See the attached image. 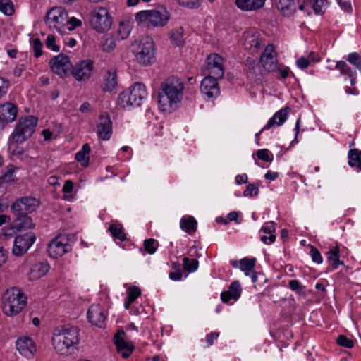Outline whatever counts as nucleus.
<instances>
[{"label":"nucleus","instance_id":"obj_1","mask_svg":"<svg viewBox=\"0 0 361 361\" xmlns=\"http://www.w3.org/2000/svg\"><path fill=\"white\" fill-rule=\"evenodd\" d=\"M184 83L177 77H170L161 83L158 93L160 111L171 113L175 111L183 98Z\"/></svg>","mask_w":361,"mask_h":361},{"label":"nucleus","instance_id":"obj_2","mask_svg":"<svg viewBox=\"0 0 361 361\" xmlns=\"http://www.w3.org/2000/svg\"><path fill=\"white\" fill-rule=\"evenodd\" d=\"M79 342V331L75 326L66 325L58 327L54 331L52 345L55 351L60 355L71 354Z\"/></svg>","mask_w":361,"mask_h":361},{"label":"nucleus","instance_id":"obj_3","mask_svg":"<svg viewBox=\"0 0 361 361\" xmlns=\"http://www.w3.org/2000/svg\"><path fill=\"white\" fill-rule=\"evenodd\" d=\"M147 97L145 85L137 82L119 94L117 104L122 109H130L131 107L140 106Z\"/></svg>","mask_w":361,"mask_h":361},{"label":"nucleus","instance_id":"obj_4","mask_svg":"<svg viewBox=\"0 0 361 361\" xmlns=\"http://www.w3.org/2000/svg\"><path fill=\"white\" fill-rule=\"evenodd\" d=\"M132 50L137 61L143 66L152 64L156 60V47L153 39L149 36L142 37L132 44Z\"/></svg>","mask_w":361,"mask_h":361},{"label":"nucleus","instance_id":"obj_5","mask_svg":"<svg viewBox=\"0 0 361 361\" xmlns=\"http://www.w3.org/2000/svg\"><path fill=\"white\" fill-rule=\"evenodd\" d=\"M171 18L168 10L164 6L154 9L143 10L135 13V20L138 25L147 23L154 27L166 26Z\"/></svg>","mask_w":361,"mask_h":361},{"label":"nucleus","instance_id":"obj_6","mask_svg":"<svg viewBox=\"0 0 361 361\" xmlns=\"http://www.w3.org/2000/svg\"><path fill=\"white\" fill-rule=\"evenodd\" d=\"M27 298L17 288H11L5 291L2 297V309L8 317L17 315L25 306Z\"/></svg>","mask_w":361,"mask_h":361},{"label":"nucleus","instance_id":"obj_7","mask_svg":"<svg viewBox=\"0 0 361 361\" xmlns=\"http://www.w3.org/2000/svg\"><path fill=\"white\" fill-rule=\"evenodd\" d=\"M38 118L34 116H27L19 119L11 135V140L20 144L27 140L35 132Z\"/></svg>","mask_w":361,"mask_h":361},{"label":"nucleus","instance_id":"obj_8","mask_svg":"<svg viewBox=\"0 0 361 361\" xmlns=\"http://www.w3.org/2000/svg\"><path fill=\"white\" fill-rule=\"evenodd\" d=\"M90 21L95 31L102 33L110 30L113 20L107 8L94 6L91 10Z\"/></svg>","mask_w":361,"mask_h":361},{"label":"nucleus","instance_id":"obj_9","mask_svg":"<svg viewBox=\"0 0 361 361\" xmlns=\"http://www.w3.org/2000/svg\"><path fill=\"white\" fill-rule=\"evenodd\" d=\"M46 24L61 34H64L66 25L68 22V13L62 7H54L47 13L45 20Z\"/></svg>","mask_w":361,"mask_h":361},{"label":"nucleus","instance_id":"obj_10","mask_svg":"<svg viewBox=\"0 0 361 361\" xmlns=\"http://www.w3.org/2000/svg\"><path fill=\"white\" fill-rule=\"evenodd\" d=\"M224 59L217 54H209L206 61V63L202 68L205 76H212L216 78H222L224 74Z\"/></svg>","mask_w":361,"mask_h":361},{"label":"nucleus","instance_id":"obj_11","mask_svg":"<svg viewBox=\"0 0 361 361\" xmlns=\"http://www.w3.org/2000/svg\"><path fill=\"white\" fill-rule=\"evenodd\" d=\"M71 250V246L68 243V239L63 235H59L52 239L47 247L49 255L52 258L61 257Z\"/></svg>","mask_w":361,"mask_h":361},{"label":"nucleus","instance_id":"obj_12","mask_svg":"<svg viewBox=\"0 0 361 361\" xmlns=\"http://www.w3.org/2000/svg\"><path fill=\"white\" fill-rule=\"evenodd\" d=\"M36 240L32 232H28L16 237L12 252L16 256H21L25 253Z\"/></svg>","mask_w":361,"mask_h":361},{"label":"nucleus","instance_id":"obj_13","mask_svg":"<svg viewBox=\"0 0 361 361\" xmlns=\"http://www.w3.org/2000/svg\"><path fill=\"white\" fill-rule=\"evenodd\" d=\"M260 63L267 72H276L279 69L276 53L272 44H268L260 57Z\"/></svg>","mask_w":361,"mask_h":361},{"label":"nucleus","instance_id":"obj_14","mask_svg":"<svg viewBox=\"0 0 361 361\" xmlns=\"http://www.w3.org/2000/svg\"><path fill=\"white\" fill-rule=\"evenodd\" d=\"M93 69V62L90 60H83L72 67L71 73L78 81L86 80L90 78Z\"/></svg>","mask_w":361,"mask_h":361},{"label":"nucleus","instance_id":"obj_15","mask_svg":"<svg viewBox=\"0 0 361 361\" xmlns=\"http://www.w3.org/2000/svg\"><path fill=\"white\" fill-rule=\"evenodd\" d=\"M49 64L51 71L61 78L66 75L71 67L69 58L62 54L52 58Z\"/></svg>","mask_w":361,"mask_h":361},{"label":"nucleus","instance_id":"obj_16","mask_svg":"<svg viewBox=\"0 0 361 361\" xmlns=\"http://www.w3.org/2000/svg\"><path fill=\"white\" fill-rule=\"evenodd\" d=\"M219 79L211 75L205 76L201 81V93L208 99L216 97L220 94V88L217 82Z\"/></svg>","mask_w":361,"mask_h":361},{"label":"nucleus","instance_id":"obj_17","mask_svg":"<svg viewBox=\"0 0 361 361\" xmlns=\"http://www.w3.org/2000/svg\"><path fill=\"white\" fill-rule=\"evenodd\" d=\"M256 264L255 258L244 257L240 261L231 260V264L236 269H240L245 276H250L252 282L257 281V276L254 271V268Z\"/></svg>","mask_w":361,"mask_h":361},{"label":"nucleus","instance_id":"obj_18","mask_svg":"<svg viewBox=\"0 0 361 361\" xmlns=\"http://www.w3.org/2000/svg\"><path fill=\"white\" fill-rule=\"evenodd\" d=\"M16 346L19 353L27 358L33 357L37 351L33 341L28 336L19 338L16 342Z\"/></svg>","mask_w":361,"mask_h":361},{"label":"nucleus","instance_id":"obj_19","mask_svg":"<svg viewBox=\"0 0 361 361\" xmlns=\"http://www.w3.org/2000/svg\"><path fill=\"white\" fill-rule=\"evenodd\" d=\"M261 34L258 31L247 30L243 35V45L252 53L257 51L262 43Z\"/></svg>","mask_w":361,"mask_h":361},{"label":"nucleus","instance_id":"obj_20","mask_svg":"<svg viewBox=\"0 0 361 361\" xmlns=\"http://www.w3.org/2000/svg\"><path fill=\"white\" fill-rule=\"evenodd\" d=\"M87 316L89 322L92 324L98 327H102L104 325L106 315L100 305H92L87 312Z\"/></svg>","mask_w":361,"mask_h":361},{"label":"nucleus","instance_id":"obj_21","mask_svg":"<svg viewBox=\"0 0 361 361\" xmlns=\"http://www.w3.org/2000/svg\"><path fill=\"white\" fill-rule=\"evenodd\" d=\"M242 290V286L238 281H233L228 289L221 293L222 302L226 304H233L240 298Z\"/></svg>","mask_w":361,"mask_h":361},{"label":"nucleus","instance_id":"obj_22","mask_svg":"<svg viewBox=\"0 0 361 361\" xmlns=\"http://www.w3.org/2000/svg\"><path fill=\"white\" fill-rule=\"evenodd\" d=\"M97 135L99 139L109 140L112 135V123L107 114H102L97 123Z\"/></svg>","mask_w":361,"mask_h":361},{"label":"nucleus","instance_id":"obj_23","mask_svg":"<svg viewBox=\"0 0 361 361\" xmlns=\"http://www.w3.org/2000/svg\"><path fill=\"white\" fill-rule=\"evenodd\" d=\"M123 331H118L114 336V343L117 350L120 353L123 358H128L133 353L135 347L132 342L126 341L123 336Z\"/></svg>","mask_w":361,"mask_h":361},{"label":"nucleus","instance_id":"obj_24","mask_svg":"<svg viewBox=\"0 0 361 361\" xmlns=\"http://www.w3.org/2000/svg\"><path fill=\"white\" fill-rule=\"evenodd\" d=\"M327 7V0H314L313 4L311 3L310 0H305L299 5L298 8L300 11L305 12L307 15L311 13L312 9L315 14L319 15L324 13Z\"/></svg>","mask_w":361,"mask_h":361},{"label":"nucleus","instance_id":"obj_25","mask_svg":"<svg viewBox=\"0 0 361 361\" xmlns=\"http://www.w3.org/2000/svg\"><path fill=\"white\" fill-rule=\"evenodd\" d=\"M18 109L11 102H5L0 105V119L3 122L13 121L17 116Z\"/></svg>","mask_w":361,"mask_h":361},{"label":"nucleus","instance_id":"obj_26","mask_svg":"<svg viewBox=\"0 0 361 361\" xmlns=\"http://www.w3.org/2000/svg\"><path fill=\"white\" fill-rule=\"evenodd\" d=\"M49 269L50 266L46 262H37L32 264L28 274L30 280L35 281L39 279L47 274Z\"/></svg>","mask_w":361,"mask_h":361},{"label":"nucleus","instance_id":"obj_27","mask_svg":"<svg viewBox=\"0 0 361 361\" xmlns=\"http://www.w3.org/2000/svg\"><path fill=\"white\" fill-rule=\"evenodd\" d=\"M266 0H235V6L243 11H255L262 8Z\"/></svg>","mask_w":361,"mask_h":361},{"label":"nucleus","instance_id":"obj_28","mask_svg":"<svg viewBox=\"0 0 361 361\" xmlns=\"http://www.w3.org/2000/svg\"><path fill=\"white\" fill-rule=\"evenodd\" d=\"M261 231L264 233L265 234H268L269 235H261L260 240L261 241L266 244L270 245L275 242L276 235H275V223L274 221H268L264 223L260 229Z\"/></svg>","mask_w":361,"mask_h":361},{"label":"nucleus","instance_id":"obj_29","mask_svg":"<svg viewBox=\"0 0 361 361\" xmlns=\"http://www.w3.org/2000/svg\"><path fill=\"white\" fill-rule=\"evenodd\" d=\"M288 109V108H284L276 112L262 128V130H268L274 126H281L287 119Z\"/></svg>","mask_w":361,"mask_h":361},{"label":"nucleus","instance_id":"obj_30","mask_svg":"<svg viewBox=\"0 0 361 361\" xmlns=\"http://www.w3.org/2000/svg\"><path fill=\"white\" fill-rule=\"evenodd\" d=\"M274 2L283 16H290L296 11L295 0H274Z\"/></svg>","mask_w":361,"mask_h":361},{"label":"nucleus","instance_id":"obj_31","mask_svg":"<svg viewBox=\"0 0 361 361\" xmlns=\"http://www.w3.org/2000/svg\"><path fill=\"white\" fill-rule=\"evenodd\" d=\"M118 85L116 71L115 69L109 70L104 75L102 85L103 90L111 92Z\"/></svg>","mask_w":361,"mask_h":361},{"label":"nucleus","instance_id":"obj_32","mask_svg":"<svg viewBox=\"0 0 361 361\" xmlns=\"http://www.w3.org/2000/svg\"><path fill=\"white\" fill-rule=\"evenodd\" d=\"M197 224V221L191 216H183L180 222L181 229L189 235H192L196 231Z\"/></svg>","mask_w":361,"mask_h":361},{"label":"nucleus","instance_id":"obj_33","mask_svg":"<svg viewBox=\"0 0 361 361\" xmlns=\"http://www.w3.org/2000/svg\"><path fill=\"white\" fill-rule=\"evenodd\" d=\"M116 47V42L114 35L109 34L103 36L100 42V49L102 51L110 53L115 49Z\"/></svg>","mask_w":361,"mask_h":361},{"label":"nucleus","instance_id":"obj_34","mask_svg":"<svg viewBox=\"0 0 361 361\" xmlns=\"http://www.w3.org/2000/svg\"><path fill=\"white\" fill-rule=\"evenodd\" d=\"M348 164L355 168L358 172H361V151L353 149L348 152Z\"/></svg>","mask_w":361,"mask_h":361},{"label":"nucleus","instance_id":"obj_35","mask_svg":"<svg viewBox=\"0 0 361 361\" xmlns=\"http://www.w3.org/2000/svg\"><path fill=\"white\" fill-rule=\"evenodd\" d=\"M90 150V145L85 143L82 145V149L75 154V159L80 162L84 167H87L89 164Z\"/></svg>","mask_w":361,"mask_h":361},{"label":"nucleus","instance_id":"obj_36","mask_svg":"<svg viewBox=\"0 0 361 361\" xmlns=\"http://www.w3.org/2000/svg\"><path fill=\"white\" fill-rule=\"evenodd\" d=\"M169 39L171 43L176 46H182L184 43L183 28L179 27L171 30L169 33Z\"/></svg>","mask_w":361,"mask_h":361},{"label":"nucleus","instance_id":"obj_37","mask_svg":"<svg viewBox=\"0 0 361 361\" xmlns=\"http://www.w3.org/2000/svg\"><path fill=\"white\" fill-rule=\"evenodd\" d=\"M15 226H17V230L29 229L34 226L32 219L27 216L26 214L21 215L13 221Z\"/></svg>","mask_w":361,"mask_h":361},{"label":"nucleus","instance_id":"obj_38","mask_svg":"<svg viewBox=\"0 0 361 361\" xmlns=\"http://www.w3.org/2000/svg\"><path fill=\"white\" fill-rule=\"evenodd\" d=\"M132 27L133 23L129 20L120 22L118 29V35L121 40L128 37L131 32Z\"/></svg>","mask_w":361,"mask_h":361},{"label":"nucleus","instance_id":"obj_39","mask_svg":"<svg viewBox=\"0 0 361 361\" xmlns=\"http://www.w3.org/2000/svg\"><path fill=\"white\" fill-rule=\"evenodd\" d=\"M109 230L114 238H117L121 241L126 240V237L123 228L121 224H120L118 221H113L110 225Z\"/></svg>","mask_w":361,"mask_h":361},{"label":"nucleus","instance_id":"obj_40","mask_svg":"<svg viewBox=\"0 0 361 361\" xmlns=\"http://www.w3.org/2000/svg\"><path fill=\"white\" fill-rule=\"evenodd\" d=\"M141 290L137 286H133L127 290V298L124 302V307L128 309L130 305L140 295Z\"/></svg>","mask_w":361,"mask_h":361},{"label":"nucleus","instance_id":"obj_41","mask_svg":"<svg viewBox=\"0 0 361 361\" xmlns=\"http://www.w3.org/2000/svg\"><path fill=\"white\" fill-rule=\"evenodd\" d=\"M340 252L338 247L331 248L327 252V259L331 263L333 269H336L339 265L343 264V262L339 259Z\"/></svg>","mask_w":361,"mask_h":361},{"label":"nucleus","instance_id":"obj_42","mask_svg":"<svg viewBox=\"0 0 361 361\" xmlns=\"http://www.w3.org/2000/svg\"><path fill=\"white\" fill-rule=\"evenodd\" d=\"M16 169V167L10 166L6 172L0 176V188L4 187L6 183H11L15 180Z\"/></svg>","mask_w":361,"mask_h":361},{"label":"nucleus","instance_id":"obj_43","mask_svg":"<svg viewBox=\"0 0 361 361\" xmlns=\"http://www.w3.org/2000/svg\"><path fill=\"white\" fill-rule=\"evenodd\" d=\"M26 213L35 211L39 206V201L36 198L25 197L21 199Z\"/></svg>","mask_w":361,"mask_h":361},{"label":"nucleus","instance_id":"obj_44","mask_svg":"<svg viewBox=\"0 0 361 361\" xmlns=\"http://www.w3.org/2000/svg\"><path fill=\"white\" fill-rule=\"evenodd\" d=\"M335 68L339 70L341 75H347L348 77L353 76V74L356 73L343 61H337Z\"/></svg>","mask_w":361,"mask_h":361},{"label":"nucleus","instance_id":"obj_45","mask_svg":"<svg viewBox=\"0 0 361 361\" xmlns=\"http://www.w3.org/2000/svg\"><path fill=\"white\" fill-rule=\"evenodd\" d=\"M183 268L189 272H194L198 269L199 262L195 259H189L184 257L183 259Z\"/></svg>","mask_w":361,"mask_h":361},{"label":"nucleus","instance_id":"obj_46","mask_svg":"<svg viewBox=\"0 0 361 361\" xmlns=\"http://www.w3.org/2000/svg\"><path fill=\"white\" fill-rule=\"evenodd\" d=\"M0 11L6 16H11L14 12L11 0H0Z\"/></svg>","mask_w":361,"mask_h":361},{"label":"nucleus","instance_id":"obj_47","mask_svg":"<svg viewBox=\"0 0 361 361\" xmlns=\"http://www.w3.org/2000/svg\"><path fill=\"white\" fill-rule=\"evenodd\" d=\"M289 288L296 293L302 296H306L305 287L298 280H290L288 283Z\"/></svg>","mask_w":361,"mask_h":361},{"label":"nucleus","instance_id":"obj_48","mask_svg":"<svg viewBox=\"0 0 361 361\" xmlns=\"http://www.w3.org/2000/svg\"><path fill=\"white\" fill-rule=\"evenodd\" d=\"M347 61L359 71H361V56L357 52H352L348 55Z\"/></svg>","mask_w":361,"mask_h":361},{"label":"nucleus","instance_id":"obj_49","mask_svg":"<svg viewBox=\"0 0 361 361\" xmlns=\"http://www.w3.org/2000/svg\"><path fill=\"white\" fill-rule=\"evenodd\" d=\"M82 25V20L80 19H78L75 17H68V22L66 25V29L64 30V34L68 33V32H71L75 28L80 27Z\"/></svg>","mask_w":361,"mask_h":361},{"label":"nucleus","instance_id":"obj_50","mask_svg":"<svg viewBox=\"0 0 361 361\" xmlns=\"http://www.w3.org/2000/svg\"><path fill=\"white\" fill-rule=\"evenodd\" d=\"M46 47L53 51L58 52L60 50L59 46L56 44V37L53 35H48L45 41Z\"/></svg>","mask_w":361,"mask_h":361},{"label":"nucleus","instance_id":"obj_51","mask_svg":"<svg viewBox=\"0 0 361 361\" xmlns=\"http://www.w3.org/2000/svg\"><path fill=\"white\" fill-rule=\"evenodd\" d=\"M11 211L18 217L25 214H27L25 210H24V205L21 199L17 200L12 204Z\"/></svg>","mask_w":361,"mask_h":361},{"label":"nucleus","instance_id":"obj_52","mask_svg":"<svg viewBox=\"0 0 361 361\" xmlns=\"http://www.w3.org/2000/svg\"><path fill=\"white\" fill-rule=\"evenodd\" d=\"M257 156L259 159L265 162H272L274 159L272 153L267 149H259L257 152Z\"/></svg>","mask_w":361,"mask_h":361},{"label":"nucleus","instance_id":"obj_53","mask_svg":"<svg viewBox=\"0 0 361 361\" xmlns=\"http://www.w3.org/2000/svg\"><path fill=\"white\" fill-rule=\"evenodd\" d=\"M144 246L146 252H147L149 255H153L157 250L158 242L154 239L149 238L145 240Z\"/></svg>","mask_w":361,"mask_h":361},{"label":"nucleus","instance_id":"obj_54","mask_svg":"<svg viewBox=\"0 0 361 361\" xmlns=\"http://www.w3.org/2000/svg\"><path fill=\"white\" fill-rule=\"evenodd\" d=\"M10 87V81L0 76V99L4 97L8 92Z\"/></svg>","mask_w":361,"mask_h":361},{"label":"nucleus","instance_id":"obj_55","mask_svg":"<svg viewBox=\"0 0 361 361\" xmlns=\"http://www.w3.org/2000/svg\"><path fill=\"white\" fill-rule=\"evenodd\" d=\"M32 47L34 51L35 56L38 58L42 54V43L38 38L33 39L32 41Z\"/></svg>","mask_w":361,"mask_h":361},{"label":"nucleus","instance_id":"obj_56","mask_svg":"<svg viewBox=\"0 0 361 361\" xmlns=\"http://www.w3.org/2000/svg\"><path fill=\"white\" fill-rule=\"evenodd\" d=\"M178 4L188 8H195L200 6L202 0H177Z\"/></svg>","mask_w":361,"mask_h":361},{"label":"nucleus","instance_id":"obj_57","mask_svg":"<svg viewBox=\"0 0 361 361\" xmlns=\"http://www.w3.org/2000/svg\"><path fill=\"white\" fill-rule=\"evenodd\" d=\"M259 193V188L255 184H248L246 190L243 192L245 197L257 196Z\"/></svg>","mask_w":361,"mask_h":361},{"label":"nucleus","instance_id":"obj_58","mask_svg":"<svg viewBox=\"0 0 361 361\" xmlns=\"http://www.w3.org/2000/svg\"><path fill=\"white\" fill-rule=\"evenodd\" d=\"M337 343L339 345L350 348L353 346V342L351 339L344 335H340L337 338Z\"/></svg>","mask_w":361,"mask_h":361},{"label":"nucleus","instance_id":"obj_59","mask_svg":"<svg viewBox=\"0 0 361 361\" xmlns=\"http://www.w3.org/2000/svg\"><path fill=\"white\" fill-rule=\"evenodd\" d=\"M310 254L313 262L319 264L322 263L323 258L319 251L316 247L311 246Z\"/></svg>","mask_w":361,"mask_h":361},{"label":"nucleus","instance_id":"obj_60","mask_svg":"<svg viewBox=\"0 0 361 361\" xmlns=\"http://www.w3.org/2000/svg\"><path fill=\"white\" fill-rule=\"evenodd\" d=\"M18 231L19 230H17V226H15V223L13 222V224L9 227L2 230L1 235L4 236L5 238H11L16 231Z\"/></svg>","mask_w":361,"mask_h":361},{"label":"nucleus","instance_id":"obj_61","mask_svg":"<svg viewBox=\"0 0 361 361\" xmlns=\"http://www.w3.org/2000/svg\"><path fill=\"white\" fill-rule=\"evenodd\" d=\"M340 8L347 12L351 13L353 8L350 0H336Z\"/></svg>","mask_w":361,"mask_h":361},{"label":"nucleus","instance_id":"obj_62","mask_svg":"<svg viewBox=\"0 0 361 361\" xmlns=\"http://www.w3.org/2000/svg\"><path fill=\"white\" fill-rule=\"evenodd\" d=\"M296 65L299 68L305 69L307 68L310 63H309L308 59L305 56H302L296 61Z\"/></svg>","mask_w":361,"mask_h":361},{"label":"nucleus","instance_id":"obj_63","mask_svg":"<svg viewBox=\"0 0 361 361\" xmlns=\"http://www.w3.org/2000/svg\"><path fill=\"white\" fill-rule=\"evenodd\" d=\"M219 336V334L216 331L211 332L207 334L205 337V341L207 342V346H211L214 343V340L216 339Z\"/></svg>","mask_w":361,"mask_h":361},{"label":"nucleus","instance_id":"obj_64","mask_svg":"<svg viewBox=\"0 0 361 361\" xmlns=\"http://www.w3.org/2000/svg\"><path fill=\"white\" fill-rule=\"evenodd\" d=\"M73 182L71 180H66L63 186V192L66 194L72 192L73 190Z\"/></svg>","mask_w":361,"mask_h":361}]
</instances>
